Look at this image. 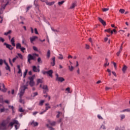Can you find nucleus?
I'll use <instances>...</instances> for the list:
<instances>
[{
    "instance_id": "a878e982",
    "label": "nucleus",
    "mask_w": 130,
    "mask_h": 130,
    "mask_svg": "<svg viewBox=\"0 0 130 130\" xmlns=\"http://www.w3.org/2000/svg\"><path fill=\"white\" fill-rule=\"evenodd\" d=\"M109 66V63H108V59L106 58V63L104 64V67H107Z\"/></svg>"
},
{
    "instance_id": "f8f14e48",
    "label": "nucleus",
    "mask_w": 130,
    "mask_h": 130,
    "mask_svg": "<svg viewBox=\"0 0 130 130\" xmlns=\"http://www.w3.org/2000/svg\"><path fill=\"white\" fill-rule=\"evenodd\" d=\"M36 39H38V37L33 36L29 38V40H30L31 43H33V42H34V41H35V40H36Z\"/></svg>"
},
{
    "instance_id": "7c9ffc66",
    "label": "nucleus",
    "mask_w": 130,
    "mask_h": 130,
    "mask_svg": "<svg viewBox=\"0 0 130 130\" xmlns=\"http://www.w3.org/2000/svg\"><path fill=\"white\" fill-rule=\"evenodd\" d=\"M59 56H58V59H63V56L62 54H59Z\"/></svg>"
},
{
    "instance_id": "393cba45",
    "label": "nucleus",
    "mask_w": 130,
    "mask_h": 130,
    "mask_svg": "<svg viewBox=\"0 0 130 130\" xmlns=\"http://www.w3.org/2000/svg\"><path fill=\"white\" fill-rule=\"evenodd\" d=\"M11 33H12V30H10L7 32H5L4 35H5L6 36H8V35H9V34H11Z\"/></svg>"
},
{
    "instance_id": "6ab92c4d",
    "label": "nucleus",
    "mask_w": 130,
    "mask_h": 130,
    "mask_svg": "<svg viewBox=\"0 0 130 130\" xmlns=\"http://www.w3.org/2000/svg\"><path fill=\"white\" fill-rule=\"evenodd\" d=\"M17 69L18 70V74H21V76H22V70H21V67L20 66V65H18L17 66Z\"/></svg>"
},
{
    "instance_id": "37998d69",
    "label": "nucleus",
    "mask_w": 130,
    "mask_h": 130,
    "mask_svg": "<svg viewBox=\"0 0 130 130\" xmlns=\"http://www.w3.org/2000/svg\"><path fill=\"white\" fill-rule=\"evenodd\" d=\"M42 73L43 75H47V71H42Z\"/></svg>"
},
{
    "instance_id": "6e6552de",
    "label": "nucleus",
    "mask_w": 130,
    "mask_h": 130,
    "mask_svg": "<svg viewBox=\"0 0 130 130\" xmlns=\"http://www.w3.org/2000/svg\"><path fill=\"white\" fill-rule=\"evenodd\" d=\"M55 76L56 77V81H58V82H61V83L62 82H64V78H63V77H58V74H56L55 75Z\"/></svg>"
},
{
    "instance_id": "b1692460",
    "label": "nucleus",
    "mask_w": 130,
    "mask_h": 130,
    "mask_svg": "<svg viewBox=\"0 0 130 130\" xmlns=\"http://www.w3.org/2000/svg\"><path fill=\"white\" fill-rule=\"evenodd\" d=\"M32 124L34 125V126H37V125H38V122H35L34 121H33L31 123V125H32Z\"/></svg>"
},
{
    "instance_id": "680f3d73",
    "label": "nucleus",
    "mask_w": 130,
    "mask_h": 130,
    "mask_svg": "<svg viewBox=\"0 0 130 130\" xmlns=\"http://www.w3.org/2000/svg\"><path fill=\"white\" fill-rule=\"evenodd\" d=\"M4 61H3V59H0V65L2 66L3 63Z\"/></svg>"
},
{
    "instance_id": "20e7f679",
    "label": "nucleus",
    "mask_w": 130,
    "mask_h": 130,
    "mask_svg": "<svg viewBox=\"0 0 130 130\" xmlns=\"http://www.w3.org/2000/svg\"><path fill=\"white\" fill-rule=\"evenodd\" d=\"M7 128V124L6 122L3 121L1 123H0V130H5Z\"/></svg>"
},
{
    "instance_id": "2eb2a0df",
    "label": "nucleus",
    "mask_w": 130,
    "mask_h": 130,
    "mask_svg": "<svg viewBox=\"0 0 130 130\" xmlns=\"http://www.w3.org/2000/svg\"><path fill=\"white\" fill-rule=\"evenodd\" d=\"M42 89L44 90L43 93H44V94L48 91V87H47V85H43Z\"/></svg>"
},
{
    "instance_id": "f704fd0d",
    "label": "nucleus",
    "mask_w": 130,
    "mask_h": 130,
    "mask_svg": "<svg viewBox=\"0 0 130 130\" xmlns=\"http://www.w3.org/2000/svg\"><path fill=\"white\" fill-rule=\"evenodd\" d=\"M17 55H18V57L20 58V59H23V55H22V54L18 53Z\"/></svg>"
},
{
    "instance_id": "13d9d810",
    "label": "nucleus",
    "mask_w": 130,
    "mask_h": 130,
    "mask_svg": "<svg viewBox=\"0 0 130 130\" xmlns=\"http://www.w3.org/2000/svg\"><path fill=\"white\" fill-rule=\"evenodd\" d=\"M19 112H24V110H23V108H20L19 109Z\"/></svg>"
},
{
    "instance_id": "4d7b16f0",
    "label": "nucleus",
    "mask_w": 130,
    "mask_h": 130,
    "mask_svg": "<svg viewBox=\"0 0 130 130\" xmlns=\"http://www.w3.org/2000/svg\"><path fill=\"white\" fill-rule=\"evenodd\" d=\"M49 109H50V106H47L46 107V110L45 111H47Z\"/></svg>"
},
{
    "instance_id": "c756f323",
    "label": "nucleus",
    "mask_w": 130,
    "mask_h": 130,
    "mask_svg": "<svg viewBox=\"0 0 130 130\" xmlns=\"http://www.w3.org/2000/svg\"><path fill=\"white\" fill-rule=\"evenodd\" d=\"M69 70L70 72H73L74 71V67L73 66H69L68 67Z\"/></svg>"
},
{
    "instance_id": "4be33fe9",
    "label": "nucleus",
    "mask_w": 130,
    "mask_h": 130,
    "mask_svg": "<svg viewBox=\"0 0 130 130\" xmlns=\"http://www.w3.org/2000/svg\"><path fill=\"white\" fill-rule=\"evenodd\" d=\"M43 83V80L42 79H38L37 80V85H38L39 84H42Z\"/></svg>"
},
{
    "instance_id": "1a4fd4ad",
    "label": "nucleus",
    "mask_w": 130,
    "mask_h": 130,
    "mask_svg": "<svg viewBox=\"0 0 130 130\" xmlns=\"http://www.w3.org/2000/svg\"><path fill=\"white\" fill-rule=\"evenodd\" d=\"M8 110H9V109L5 108V107H4V106L0 104V112L3 113V112H5V111L7 112Z\"/></svg>"
},
{
    "instance_id": "4468645a",
    "label": "nucleus",
    "mask_w": 130,
    "mask_h": 130,
    "mask_svg": "<svg viewBox=\"0 0 130 130\" xmlns=\"http://www.w3.org/2000/svg\"><path fill=\"white\" fill-rule=\"evenodd\" d=\"M52 74H53V71H52V70L47 71V75L51 77V78H52Z\"/></svg>"
},
{
    "instance_id": "69168bd1",
    "label": "nucleus",
    "mask_w": 130,
    "mask_h": 130,
    "mask_svg": "<svg viewBox=\"0 0 130 130\" xmlns=\"http://www.w3.org/2000/svg\"><path fill=\"white\" fill-rule=\"evenodd\" d=\"M37 95H38V93L37 92H35L34 93V97H35V96H37Z\"/></svg>"
},
{
    "instance_id": "c9c22d12",
    "label": "nucleus",
    "mask_w": 130,
    "mask_h": 130,
    "mask_svg": "<svg viewBox=\"0 0 130 130\" xmlns=\"http://www.w3.org/2000/svg\"><path fill=\"white\" fill-rule=\"evenodd\" d=\"M51 30L52 31H53V32H54L55 33H58V32H59V31L56 30V29H54L53 28H51Z\"/></svg>"
},
{
    "instance_id": "09e8293b",
    "label": "nucleus",
    "mask_w": 130,
    "mask_h": 130,
    "mask_svg": "<svg viewBox=\"0 0 130 130\" xmlns=\"http://www.w3.org/2000/svg\"><path fill=\"white\" fill-rule=\"evenodd\" d=\"M19 102L20 103H24V100H22V98H20Z\"/></svg>"
},
{
    "instance_id": "49530a36",
    "label": "nucleus",
    "mask_w": 130,
    "mask_h": 130,
    "mask_svg": "<svg viewBox=\"0 0 130 130\" xmlns=\"http://www.w3.org/2000/svg\"><path fill=\"white\" fill-rule=\"evenodd\" d=\"M60 114H61V112H58V114L56 115L57 118H58V117H59Z\"/></svg>"
},
{
    "instance_id": "9d476101",
    "label": "nucleus",
    "mask_w": 130,
    "mask_h": 130,
    "mask_svg": "<svg viewBox=\"0 0 130 130\" xmlns=\"http://www.w3.org/2000/svg\"><path fill=\"white\" fill-rule=\"evenodd\" d=\"M4 45L6 46V48H8L9 50H13V49H14V48L13 47V46H12L11 45L9 44H7V43H4Z\"/></svg>"
},
{
    "instance_id": "f3484780",
    "label": "nucleus",
    "mask_w": 130,
    "mask_h": 130,
    "mask_svg": "<svg viewBox=\"0 0 130 130\" xmlns=\"http://www.w3.org/2000/svg\"><path fill=\"white\" fill-rule=\"evenodd\" d=\"M76 7H77V2H75L71 5V6L70 7L69 9H70L71 10H73V9H75Z\"/></svg>"
},
{
    "instance_id": "e2e57ef3",
    "label": "nucleus",
    "mask_w": 130,
    "mask_h": 130,
    "mask_svg": "<svg viewBox=\"0 0 130 130\" xmlns=\"http://www.w3.org/2000/svg\"><path fill=\"white\" fill-rule=\"evenodd\" d=\"M9 62H10V64L12 66H13V63H12V61H11V58H9Z\"/></svg>"
},
{
    "instance_id": "e433bc0d",
    "label": "nucleus",
    "mask_w": 130,
    "mask_h": 130,
    "mask_svg": "<svg viewBox=\"0 0 130 130\" xmlns=\"http://www.w3.org/2000/svg\"><path fill=\"white\" fill-rule=\"evenodd\" d=\"M44 103V100H42L40 102L39 105H41V106H42Z\"/></svg>"
},
{
    "instance_id": "f03ea898",
    "label": "nucleus",
    "mask_w": 130,
    "mask_h": 130,
    "mask_svg": "<svg viewBox=\"0 0 130 130\" xmlns=\"http://www.w3.org/2000/svg\"><path fill=\"white\" fill-rule=\"evenodd\" d=\"M14 124H17L15 125V127L16 130L18 129L20 126V124H19V122L16 119L12 120V121L9 123V126H13Z\"/></svg>"
},
{
    "instance_id": "ddd939ff",
    "label": "nucleus",
    "mask_w": 130,
    "mask_h": 130,
    "mask_svg": "<svg viewBox=\"0 0 130 130\" xmlns=\"http://www.w3.org/2000/svg\"><path fill=\"white\" fill-rule=\"evenodd\" d=\"M32 71L35 73H37V72L39 73V72H40V69H39V68H37L36 66H32Z\"/></svg>"
},
{
    "instance_id": "052dcab7",
    "label": "nucleus",
    "mask_w": 130,
    "mask_h": 130,
    "mask_svg": "<svg viewBox=\"0 0 130 130\" xmlns=\"http://www.w3.org/2000/svg\"><path fill=\"white\" fill-rule=\"evenodd\" d=\"M0 41H2V42H5V39H3V38H0Z\"/></svg>"
},
{
    "instance_id": "9b49d317",
    "label": "nucleus",
    "mask_w": 130,
    "mask_h": 130,
    "mask_svg": "<svg viewBox=\"0 0 130 130\" xmlns=\"http://www.w3.org/2000/svg\"><path fill=\"white\" fill-rule=\"evenodd\" d=\"M2 7L1 8V11H2V10H5L6 7L8 6V4H9V2H8L6 4H5V2L4 1L2 3Z\"/></svg>"
},
{
    "instance_id": "39448f33",
    "label": "nucleus",
    "mask_w": 130,
    "mask_h": 130,
    "mask_svg": "<svg viewBox=\"0 0 130 130\" xmlns=\"http://www.w3.org/2000/svg\"><path fill=\"white\" fill-rule=\"evenodd\" d=\"M28 80H30L29 85L30 87H33V86L35 85V83L34 82V76L29 77Z\"/></svg>"
},
{
    "instance_id": "6e6d98bb",
    "label": "nucleus",
    "mask_w": 130,
    "mask_h": 130,
    "mask_svg": "<svg viewBox=\"0 0 130 130\" xmlns=\"http://www.w3.org/2000/svg\"><path fill=\"white\" fill-rule=\"evenodd\" d=\"M120 52H121V51L119 50V51L116 54L117 56H119V55L120 54Z\"/></svg>"
},
{
    "instance_id": "cd10ccee",
    "label": "nucleus",
    "mask_w": 130,
    "mask_h": 130,
    "mask_svg": "<svg viewBox=\"0 0 130 130\" xmlns=\"http://www.w3.org/2000/svg\"><path fill=\"white\" fill-rule=\"evenodd\" d=\"M125 111H126L127 112H130V109L123 110L122 111H120V112H125Z\"/></svg>"
},
{
    "instance_id": "a19ab883",
    "label": "nucleus",
    "mask_w": 130,
    "mask_h": 130,
    "mask_svg": "<svg viewBox=\"0 0 130 130\" xmlns=\"http://www.w3.org/2000/svg\"><path fill=\"white\" fill-rule=\"evenodd\" d=\"M120 13H121V14H123L125 12L124 9H120L119 10Z\"/></svg>"
},
{
    "instance_id": "864d4df0",
    "label": "nucleus",
    "mask_w": 130,
    "mask_h": 130,
    "mask_svg": "<svg viewBox=\"0 0 130 130\" xmlns=\"http://www.w3.org/2000/svg\"><path fill=\"white\" fill-rule=\"evenodd\" d=\"M35 34H37V35L39 34L38 33V31L37 30V28H35Z\"/></svg>"
},
{
    "instance_id": "aec40b11",
    "label": "nucleus",
    "mask_w": 130,
    "mask_h": 130,
    "mask_svg": "<svg viewBox=\"0 0 130 130\" xmlns=\"http://www.w3.org/2000/svg\"><path fill=\"white\" fill-rule=\"evenodd\" d=\"M52 60L53 62H51L52 67H54L55 66V57H54L52 58Z\"/></svg>"
},
{
    "instance_id": "423d86ee",
    "label": "nucleus",
    "mask_w": 130,
    "mask_h": 130,
    "mask_svg": "<svg viewBox=\"0 0 130 130\" xmlns=\"http://www.w3.org/2000/svg\"><path fill=\"white\" fill-rule=\"evenodd\" d=\"M35 59V58L34 57V55H31V54H29L27 56V61L30 63L31 60H34Z\"/></svg>"
},
{
    "instance_id": "58836bf2",
    "label": "nucleus",
    "mask_w": 130,
    "mask_h": 130,
    "mask_svg": "<svg viewBox=\"0 0 130 130\" xmlns=\"http://www.w3.org/2000/svg\"><path fill=\"white\" fill-rule=\"evenodd\" d=\"M107 11H109V8H103V12H107Z\"/></svg>"
},
{
    "instance_id": "5fc2aeb1",
    "label": "nucleus",
    "mask_w": 130,
    "mask_h": 130,
    "mask_svg": "<svg viewBox=\"0 0 130 130\" xmlns=\"http://www.w3.org/2000/svg\"><path fill=\"white\" fill-rule=\"evenodd\" d=\"M111 30H110V29H108L105 30V32H108V33H110Z\"/></svg>"
},
{
    "instance_id": "7ed1b4c3",
    "label": "nucleus",
    "mask_w": 130,
    "mask_h": 130,
    "mask_svg": "<svg viewBox=\"0 0 130 130\" xmlns=\"http://www.w3.org/2000/svg\"><path fill=\"white\" fill-rule=\"evenodd\" d=\"M10 42L12 46H14V47L16 46V49H21V48L22 47L21 44L19 43H18L16 45V44L15 43V38H12L10 41Z\"/></svg>"
},
{
    "instance_id": "72a5a7b5",
    "label": "nucleus",
    "mask_w": 130,
    "mask_h": 130,
    "mask_svg": "<svg viewBox=\"0 0 130 130\" xmlns=\"http://www.w3.org/2000/svg\"><path fill=\"white\" fill-rule=\"evenodd\" d=\"M66 91H67L68 93H72L71 91V88L70 87H68L66 89Z\"/></svg>"
},
{
    "instance_id": "bf43d9fd",
    "label": "nucleus",
    "mask_w": 130,
    "mask_h": 130,
    "mask_svg": "<svg viewBox=\"0 0 130 130\" xmlns=\"http://www.w3.org/2000/svg\"><path fill=\"white\" fill-rule=\"evenodd\" d=\"M33 56H34V57L35 58V56H39V55L38 54H36V53H35V54H33Z\"/></svg>"
},
{
    "instance_id": "412c9836",
    "label": "nucleus",
    "mask_w": 130,
    "mask_h": 130,
    "mask_svg": "<svg viewBox=\"0 0 130 130\" xmlns=\"http://www.w3.org/2000/svg\"><path fill=\"white\" fill-rule=\"evenodd\" d=\"M54 3H55V2H49L48 1H46V4L48 6H52V5H54Z\"/></svg>"
},
{
    "instance_id": "c03bdc74",
    "label": "nucleus",
    "mask_w": 130,
    "mask_h": 130,
    "mask_svg": "<svg viewBox=\"0 0 130 130\" xmlns=\"http://www.w3.org/2000/svg\"><path fill=\"white\" fill-rule=\"evenodd\" d=\"M98 118L99 119L103 120V118L100 115H98Z\"/></svg>"
},
{
    "instance_id": "774afa93",
    "label": "nucleus",
    "mask_w": 130,
    "mask_h": 130,
    "mask_svg": "<svg viewBox=\"0 0 130 130\" xmlns=\"http://www.w3.org/2000/svg\"><path fill=\"white\" fill-rule=\"evenodd\" d=\"M37 113H38V112H34L33 113L32 115L35 116V115H36V114H37Z\"/></svg>"
},
{
    "instance_id": "79ce46f5",
    "label": "nucleus",
    "mask_w": 130,
    "mask_h": 130,
    "mask_svg": "<svg viewBox=\"0 0 130 130\" xmlns=\"http://www.w3.org/2000/svg\"><path fill=\"white\" fill-rule=\"evenodd\" d=\"M63 3H64V1H62L61 2H59L58 4L59 6H61V5H62V4H63Z\"/></svg>"
},
{
    "instance_id": "338daca9",
    "label": "nucleus",
    "mask_w": 130,
    "mask_h": 130,
    "mask_svg": "<svg viewBox=\"0 0 130 130\" xmlns=\"http://www.w3.org/2000/svg\"><path fill=\"white\" fill-rule=\"evenodd\" d=\"M110 89H111V88L110 87H106V91H108V90H110Z\"/></svg>"
},
{
    "instance_id": "f257e3e1",
    "label": "nucleus",
    "mask_w": 130,
    "mask_h": 130,
    "mask_svg": "<svg viewBox=\"0 0 130 130\" xmlns=\"http://www.w3.org/2000/svg\"><path fill=\"white\" fill-rule=\"evenodd\" d=\"M28 84H29V81H27L25 85L21 86L20 88V91L19 93V98H22V97H23V95H24V93H25V90L28 88Z\"/></svg>"
},
{
    "instance_id": "5701e85b",
    "label": "nucleus",
    "mask_w": 130,
    "mask_h": 130,
    "mask_svg": "<svg viewBox=\"0 0 130 130\" xmlns=\"http://www.w3.org/2000/svg\"><path fill=\"white\" fill-rule=\"evenodd\" d=\"M127 69V67H126V66L124 65V66L123 67L122 69V71L123 72V73H125V71H126Z\"/></svg>"
},
{
    "instance_id": "603ef678",
    "label": "nucleus",
    "mask_w": 130,
    "mask_h": 130,
    "mask_svg": "<svg viewBox=\"0 0 130 130\" xmlns=\"http://www.w3.org/2000/svg\"><path fill=\"white\" fill-rule=\"evenodd\" d=\"M112 74L115 76V77H117V75H116V73H115V72L112 71Z\"/></svg>"
},
{
    "instance_id": "473e14b6",
    "label": "nucleus",
    "mask_w": 130,
    "mask_h": 130,
    "mask_svg": "<svg viewBox=\"0 0 130 130\" xmlns=\"http://www.w3.org/2000/svg\"><path fill=\"white\" fill-rule=\"evenodd\" d=\"M38 62L39 63V64H40V63H42V61L41 60V58L39 57L38 58Z\"/></svg>"
},
{
    "instance_id": "a18cd8bd",
    "label": "nucleus",
    "mask_w": 130,
    "mask_h": 130,
    "mask_svg": "<svg viewBox=\"0 0 130 130\" xmlns=\"http://www.w3.org/2000/svg\"><path fill=\"white\" fill-rule=\"evenodd\" d=\"M121 119L122 120L125 118V115H120Z\"/></svg>"
},
{
    "instance_id": "2f4dec72",
    "label": "nucleus",
    "mask_w": 130,
    "mask_h": 130,
    "mask_svg": "<svg viewBox=\"0 0 130 130\" xmlns=\"http://www.w3.org/2000/svg\"><path fill=\"white\" fill-rule=\"evenodd\" d=\"M50 124L51 125L54 126L55 125V124H56V122L55 121L50 122Z\"/></svg>"
},
{
    "instance_id": "de8ad7c7",
    "label": "nucleus",
    "mask_w": 130,
    "mask_h": 130,
    "mask_svg": "<svg viewBox=\"0 0 130 130\" xmlns=\"http://www.w3.org/2000/svg\"><path fill=\"white\" fill-rule=\"evenodd\" d=\"M33 49L34 50H35V51H38V48H37V47L35 46L33 47Z\"/></svg>"
},
{
    "instance_id": "dca6fc26",
    "label": "nucleus",
    "mask_w": 130,
    "mask_h": 130,
    "mask_svg": "<svg viewBox=\"0 0 130 130\" xmlns=\"http://www.w3.org/2000/svg\"><path fill=\"white\" fill-rule=\"evenodd\" d=\"M98 19L100 22L103 25V26L106 25V22L103 19H102V18L99 17Z\"/></svg>"
},
{
    "instance_id": "0e129e2a",
    "label": "nucleus",
    "mask_w": 130,
    "mask_h": 130,
    "mask_svg": "<svg viewBox=\"0 0 130 130\" xmlns=\"http://www.w3.org/2000/svg\"><path fill=\"white\" fill-rule=\"evenodd\" d=\"M30 30H31V34H33V33H34V30L33 29V28L30 27Z\"/></svg>"
},
{
    "instance_id": "8fccbe9b",
    "label": "nucleus",
    "mask_w": 130,
    "mask_h": 130,
    "mask_svg": "<svg viewBox=\"0 0 130 130\" xmlns=\"http://www.w3.org/2000/svg\"><path fill=\"white\" fill-rule=\"evenodd\" d=\"M31 8H32V6H30L27 7L26 9V12H28V11H29V10H30L31 9Z\"/></svg>"
},
{
    "instance_id": "ea45409f",
    "label": "nucleus",
    "mask_w": 130,
    "mask_h": 130,
    "mask_svg": "<svg viewBox=\"0 0 130 130\" xmlns=\"http://www.w3.org/2000/svg\"><path fill=\"white\" fill-rule=\"evenodd\" d=\"M21 51H22V52H24V50H26V48H24V47H21V48L20 49Z\"/></svg>"
},
{
    "instance_id": "0eeeda50",
    "label": "nucleus",
    "mask_w": 130,
    "mask_h": 130,
    "mask_svg": "<svg viewBox=\"0 0 130 130\" xmlns=\"http://www.w3.org/2000/svg\"><path fill=\"white\" fill-rule=\"evenodd\" d=\"M0 91L2 92H7V88H6V86L4 84L0 83Z\"/></svg>"
},
{
    "instance_id": "4c0bfd02",
    "label": "nucleus",
    "mask_w": 130,
    "mask_h": 130,
    "mask_svg": "<svg viewBox=\"0 0 130 130\" xmlns=\"http://www.w3.org/2000/svg\"><path fill=\"white\" fill-rule=\"evenodd\" d=\"M101 128H102V129H106V127L105 125L102 124L101 126Z\"/></svg>"
},
{
    "instance_id": "a211bd4d",
    "label": "nucleus",
    "mask_w": 130,
    "mask_h": 130,
    "mask_svg": "<svg viewBox=\"0 0 130 130\" xmlns=\"http://www.w3.org/2000/svg\"><path fill=\"white\" fill-rule=\"evenodd\" d=\"M4 62L5 63V64H6V69L7 71H8V70L10 71V66H9V64H8V63H7V61H6V60H4Z\"/></svg>"
},
{
    "instance_id": "3c124183",
    "label": "nucleus",
    "mask_w": 130,
    "mask_h": 130,
    "mask_svg": "<svg viewBox=\"0 0 130 130\" xmlns=\"http://www.w3.org/2000/svg\"><path fill=\"white\" fill-rule=\"evenodd\" d=\"M9 108H11V109H12V111L14 112V106H9Z\"/></svg>"
},
{
    "instance_id": "c85d7f7f",
    "label": "nucleus",
    "mask_w": 130,
    "mask_h": 130,
    "mask_svg": "<svg viewBox=\"0 0 130 130\" xmlns=\"http://www.w3.org/2000/svg\"><path fill=\"white\" fill-rule=\"evenodd\" d=\"M28 73V70L26 69L25 71L23 73V78H25L27 75V73Z\"/></svg>"
},
{
    "instance_id": "bb28decb",
    "label": "nucleus",
    "mask_w": 130,
    "mask_h": 130,
    "mask_svg": "<svg viewBox=\"0 0 130 130\" xmlns=\"http://www.w3.org/2000/svg\"><path fill=\"white\" fill-rule=\"evenodd\" d=\"M47 57L49 58L50 57V51L49 50H48L47 53Z\"/></svg>"
}]
</instances>
